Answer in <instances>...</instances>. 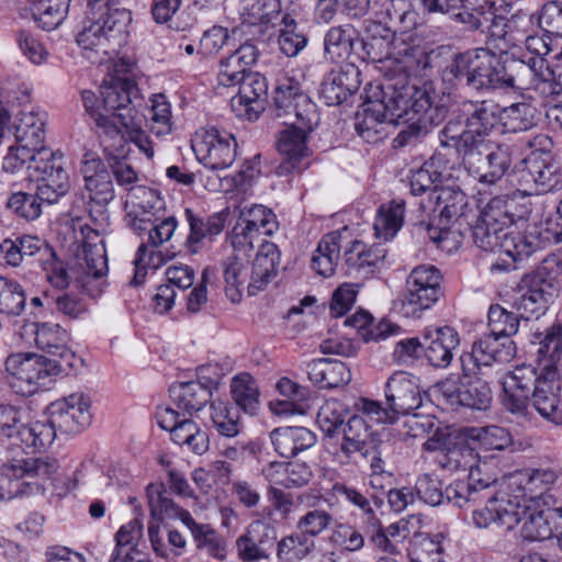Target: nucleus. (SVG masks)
Masks as SVG:
<instances>
[{
    "mask_svg": "<svg viewBox=\"0 0 562 562\" xmlns=\"http://www.w3.org/2000/svg\"><path fill=\"white\" fill-rule=\"evenodd\" d=\"M175 443L188 447L192 452L201 456L209 450V436L190 418L181 422L170 431Z\"/></svg>",
    "mask_w": 562,
    "mask_h": 562,
    "instance_id": "nucleus-47",
    "label": "nucleus"
},
{
    "mask_svg": "<svg viewBox=\"0 0 562 562\" xmlns=\"http://www.w3.org/2000/svg\"><path fill=\"white\" fill-rule=\"evenodd\" d=\"M446 404L452 408L468 407L485 411L492 401V391L488 384L479 379L456 380L448 378L436 385Z\"/></svg>",
    "mask_w": 562,
    "mask_h": 562,
    "instance_id": "nucleus-16",
    "label": "nucleus"
},
{
    "mask_svg": "<svg viewBox=\"0 0 562 562\" xmlns=\"http://www.w3.org/2000/svg\"><path fill=\"white\" fill-rule=\"evenodd\" d=\"M308 379L321 389H335L351 380L350 369L340 360L317 359L308 363Z\"/></svg>",
    "mask_w": 562,
    "mask_h": 562,
    "instance_id": "nucleus-37",
    "label": "nucleus"
},
{
    "mask_svg": "<svg viewBox=\"0 0 562 562\" xmlns=\"http://www.w3.org/2000/svg\"><path fill=\"white\" fill-rule=\"evenodd\" d=\"M150 516L157 520L178 518L190 530L198 547L211 543L215 538L209 525L198 524L191 514L178 506L162 484H149L146 488Z\"/></svg>",
    "mask_w": 562,
    "mask_h": 562,
    "instance_id": "nucleus-13",
    "label": "nucleus"
},
{
    "mask_svg": "<svg viewBox=\"0 0 562 562\" xmlns=\"http://www.w3.org/2000/svg\"><path fill=\"white\" fill-rule=\"evenodd\" d=\"M148 536L154 551L165 559H176L183 553L186 548V538L177 529H167L168 546L162 542L159 526L149 525Z\"/></svg>",
    "mask_w": 562,
    "mask_h": 562,
    "instance_id": "nucleus-55",
    "label": "nucleus"
},
{
    "mask_svg": "<svg viewBox=\"0 0 562 562\" xmlns=\"http://www.w3.org/2000/svg\"><path fill=\"white\" fill-rule=\"evenodd\" d=\"M424 356L435 368L446 369L460 345V336L451 326H432L423 331Z\"/></svg>",
    "mask_w": 562,
    "mask_h": 562,
    "instance_id": "nucleus-22",
    "label": "nucleus"
},
{
    "mask_svg": "<svg viewBox=\"0 0 562 562\" xmlns=\"http://www.w3.org/2000/svg\"><path fill=\"white\" fill-rule=\"evenodd\" d=\"M439 212L437 224L435 222L416 224L419 229H425L430 240L459 241L463 236V226L469 207L467 194L459 188L441 187L434 199Z\"/></svg>",
    "mask_w": 562,
    "mask_h": 562,
    "instance_id": "nucleus-8",
    "label": "nucleus"
},
{
    "mask_svg": "<svg viewBox=\"0 0 562 562\" xmlns=\"http://www.w3.org/2000/svg\"><path fill=\"white\" fill-rule=\"evenodd\" d=\"M548 297L543 280L537 276L526 274L521 278L512 297V307L522 319L538 318L547 310Z\"/></svg>",
    "mask_w": 562,
    "mask_h": 562,
    "instance_id": "nucleus-26",
    "label": "nucleus"
},
{
    "mask_svg": "<svg viewBox=\"0 0 562 562\" xmlns=\"http://www.w3.org/2000/svg\"><path fill=\"white\" fill-rule=\"evenodd\" d=\"M273 106L278 117L293 114L295 121L307 130H314L319 123L316 105L293 78H283L278 82L273 91Z\"/></svg>",
    "mask_w": 562,
    "mask_h": 562,
    "instance_id": "nucleus-14",
    "label": "nucleus"
},
{
    "mask_svg": "<svg viewBox=\"0 0 562 562\" xmlns=\"http://www.w3.org/2000/svg\"><path fill=\"white\" fill-rule=\"evenodd\" d=\"M237 95L232 98V108L237 115H245L249 121L258 119L265 110L268 95V82L259 72L247 74L240 80Z\"/></svg>",
    "mask_w": 562,
    "mask_h": 562,
    "instance_id": "nucleus-23",
    "label": "nucleus"
},
{
    "mask_svg": "<svg viewBox=\"0 0 562 562\" xmlns=\"http://www.w3.org/2000/svg\"><path fill=\"white\" fill-rule=\"evenodd\" d=\"M557 236L550 221L527 224L524 229L514 227L503 235V251L514 261H522L559 243Z\"/></svg>",
    "mask_w": 562,
    "mask_h": 562,
    "instance_id": "nucleus-12",
    "label": "nucleus"
},
{
    "mask_svg": "<svg viewBox=\"0 0 562 562\" xmlns=\"http://www.w3.org/2000/svg\"><path fill=\"white\" fill-rule=\"evenodd\" d=\"M43 203L37 191L34 194L19 191L10 195L7 207L19 217L33 221L41 216Z\"/></svg>",
    "mask_w": 562,
    "mask_h": 562,
    "instance_id": "nucleus-63",
    "label": "nucleus"
},
{
    "mask_svg": "<svg viewBox=\"0 0 562 562\" xmlns=\"http://www.w3.org/2000/svg\"><path fill=\"white\" fill-rule=\"evenodd\" d=\"M335 491L362 513L369 527H375L379 524L374 508L371 505L372 502L376 508H380L383 504V498L378 493L368 495L367 492L363 493L360 490L346 484H337L335 486Z\"/></svg>",
    "mask_w": 562,
    "mask_h": 562,
    "instance_id": "nucleus-46",
    "label": "nucleus"
},
{
    "mask_svg": "<svg viewBox=\"0 0 562 562\" xmlns=\"http://www.w3.org/2000/svg\"><path fill=\"white\" fill-rule=\"evenodd\" d=\"M364 416L356 414L342 426L340 451L348 460L357 453L363 458H369L370 447L375 442Z\"/></svg>",
    "mask_w": 562,
    "mask_h": 562,
    "instance_id": "nucleus-33",
    "label": "nucleus"
},
{
    "mask_svg": "<svg viewBox=\"0 0 562 562\" xmlns=\"http://www.w3.org/2000/svg\"><path fill=\"white\" fill-rule=\"evenodd\" d=\"M80 172L91 203L105 206L114 199L112 173L95 153H85L81 159Z\"/></svg>",
    "mask_w": 562,
    "mask_h": 562,
    "instance_id": "nucleus-20",
    "label": "nucleus"
},
{
    "mask_svg": "<svg viewBox=\"0 0 562 562\" xmlns=\"http://www.w3.org/2000/svg\"><path fill=\"white\" fill-rule=\"evenodd\" d=\"M211 419L221 436L235 437L240 431L238 413L224 403L211 404Z\"/></svg>",
    "mask_w": 562,
    "mask_h": 562,
    "instance_id": "nucleus-61",
    "label": "nucleus"
},
{
    "mask_svg": "<svg viewBox=\"0 0 562 562\" xmlns=\"http://www.w3.org/2000/svg\"><path fill=\"white\" fill-rule=\"evenodd\" d=\"M53 422L65 434H78L91 422L90 401L81 393H74L57 402Z\"/></svg>",
    "mask_w": 562,
    "mask_h": 562,
    "instance_id": "nucleus-28",
    "label": "nucleus"
},
{
    "mask_svg": "<svg viewBox=\"0 0 562 562\" xmlns=\"http://www.w3.org/2000/svg\"><path fill=\"white\" fill-rule=\"evenodd\" d=\"M34 173L37 178V198L48 205L56 203L70 188L68 173L55 154L34 165Z\"/></svg>",
    "mask_w": 562,
    "mask_h": 562,
    "instance_id": "nucleus-25",
    "label": "nucleus"
},
{
    "mask_svg": "<svg viewBox=\"0 0 562 562\" xmlns=\"http://www.w3.org/2000/svg\"><path fill=\"white\" fill-rule=\"evenodd\" d=\"M538 381H540V372L532 366L515 367L513 371L504 376L502 382L505 408L514 414H522Z\"/></svg>",
    "mask_w": 562,
    "mask_h": 562,
    "instance_id": "nucleus-19",
    "label": "nucleus"
},
{
    "mask_svg": "<svg viewBox=\"0 0 562 562\" xmlns=\"http://www.w3.org/2000/svg\"><path fill=\"white\" fill-rule=\"evenodd\" d=\"M562 381L559 369L540 370V381L530 396L533 407L544 418L562 424Z\"/></svg>",
    "mask_w": 562,
    "mask_h": 562,
    "instance_id": "nucleus-21",
    "label": "nucleus"
},
{
    "mask_svg": "<svg viewBox=\"0 0 562 562\" xmlns=\"http://www.w3.org/2000/svg\"><path fill=\"white\" fill-rule=\"evenodd\" d=\"M192 148L198 160L212 171L227 169L237 156L235 137L216 127L205 131L199 139L194 140Z\"/></svg>",
    "mask_w": 562,
    "mask_h": 562,
    "instance_id": "nucleus-15",
    "label": "nucleus"
},
{
    "mask_svg": "<svg viewBox=\"0 0 562 562\" xmlns=\"http://www.w3.org/2000/svg\"><path fill=\"white\" fill-rule=\"evenodd\" d=\"M499 124V105L491 100H464L449 113L440 131L443 150H454L465 170L480 183L495 184L512 165L510 147L490 136Z\"/></svg>",
    "mask_w": 562,
    "mask_h": 562,
    "instance_id": "nucleus-1",
    "label": "nucleus"
},
{
    "mask_svg": "<svg viewBox=\"0 0 562 562\" xmlns=\"http://www.w3.org/2000/svg\"><path fill=\"white\" fill-rule=\"evenodd\" d=\"M445 151L441 148L436 150L432 157L413 173L411 191L414 195L430 191V200L435 199L440 189L438 184L442 181L443 171L439 167L443 162Z\"/></svg>",
    "mask_w": 562,
    "mask_h": 562,
    "instance_id": "nucleus-40",
    "label": "nucleus"
},
{
    "mask_svg": "<svg viewBox=\"0 0 562 562\" xmlns=\"http://www.w3.org/2000/svg\"><path fill=\"white\" fill-rule=\"evenodd\" d=\"M232 396L245 413L254 415L259 405V390L250 374L235 376L231 384Z\"/></svg>",
    "mask_w": 562,
    "mask_h": 562,
    "instance_id": "nucleus-49",
    "label": "nucleus"
},
{
    "mask_svg": "<svg viewBox=\"0 0 562 562\" xmlns=\"http://www.w3.org/2000/svg\"><path fill=\"white\" fill-rule=\"evenodd\" d=\"M71 0H38L33 7V15L43 30L50 31L64 20Z\"/></svg>",
    "mask_w": 562,
    "mask_h": 562,
    "instance_id": "nucleus-54",
    "label": "nucleus"
},
{
    "mask_svg": "<svg viewBox=\"0 0 562 562\" xmlns=\"http://www.w3.org/2000/svg\"><path fill=\"white\" fill-rule=\"evenodd\" d=\"M45 121L33 112L22 113L19 124L15 126V142L37 150L38 159L54 156V153L45 146Z\"/></svg>",
    "mask_w": 562,
    "mask_h": 562,
    "instance_id": "nucleus-39",
    "label": "nucleus"
},
{
    "mask_svg": "<svg viewBox=\"0 0 562 562\" xmlns=\"http://www.w3.org/2000/svg\"><path fill=\"white\" fill-rule=\"evenodd\" d=\"M238 220L248 224L261 236H271L279 227L274 213L261 204L244 206L239 212Z\"/></svg>",
    "mask_w": 562,
    "mask_h": 562,
    "instance_id": "nucleus-52",
    "label": "nucleus"
},
{
    "mask_svg": "<svg viewBox=\"0 0 562 562\" xmlns=\"http://www.w3.org/2000/svg\"><path fill=\"white\" fill-rule=\"evenodd\" d=\"M40 154L37 150L23 144H14L9 147L8 154L3 158L2 167L4 171L15 173L22 170L24 167L27 170L34 171V165H38L43 159H38Z\"/></svg>",
    "mask_w": 562,
    "mask_h": 562,
    "instance_id": "nucleus-59",
    "label": "nucleus"
},
{
    "mask_svg": "<svg viewBox=\"0 0 562 562\" xmlns=\"http://www.w3.org/2000/svg\"><path fill=\"white\" fill-rule=\"evenodd\" d=\"M406 99L397 92L392 80L370 86L355 117V128L359 136L371 144L382 140L386 135L385 125L398 123V109L404 106Z\"/></svg>",
    "mask_w": 562,
    "mask_h": 562,
    "instance_id": "nucleus-2",
    "label": "nucleus"
},
{
    "mask_svg": "<svg viewBox=\"0 0 562 562\" xmlns=\"http://www.w3.org/2000/svg\"><path fill=\"white\" fill-rule=\"evenodd\" d=\"M277 538V529L268 519H254L236 540L238 558L244 562L268 559Z\"/></svg>",
    "mask_w": 562,
    "mask_h": 562,
    "instance_id": "nucleus-17",
    "label": "nucleus"
},
{
    "mask_svg": "<svg viewBox=\"0 0 562 562\" xmlns=\"http://www.w3.org/2000/svg\"><path fill=\"white\" fill-rule=\"evenodd\" d=\"M43 247L44 241L37 236L24 235L15 239L5 238L0 243V252L8 265L18 267L26 258L36 255Z\"/></svg>",
    "mask_w": 562,
    "mask_h": 562,
    "instance_id": "nucleus-45",
    "label": "nucleus"
},
{
    "mask_svg": "<svg viewBox=\"0 0 562 562\" xmlns=\"http://www.w3.org/2000/svg\"><path fill=\"white\" fill-rule=\"evenodd\" d=\"M239 14L244 24L276 25L284 13L280 0H244Z\"/></svg>",
    "mask_w": 562,
    "mask_h": 562,
    "instance_id": "nucleus-42",
    "label": "nucleus"
},
{
    "mask_svg": "<svg viewBox=\"0 0 562 562\" xmlns=\"http://www.w3.org/2000/svg\"><path fill=\"white\" fill-rule=\"evenodd\" d=\"M184 217L190 228L186 240V247L190 254H198L205 240L212 241L223 231L226 221L224 213L202 216L191 209H186Z\"/></svg>",
    "mask_w": 562,
    "mask_h": 562,
    "instance_id": "nucleus-31",
    "label": "nucleus"
},
{
    "mask_svg": "<svg viewBox=\"0 0 562 562\" xmlns=\"http://www.w3.org/2000/svg\"><path fill=\"white\" fill-rule=\"evenodd\" d=\"M286 127L279 133L277 149L282 156V161L276 169L279 176H286L293 171H301V162L310 156V148L306 144L307 135L313 130L305 128L297 121L288 122Z\"/></svg>",
    "mask_w": 562,
    "mask_h": 562,
    "instance_id": "nucleus-18",
    "label": "nucleus"
},
{
    "mask_svg": "<svg viewBox=\"0 0 562 562\" xmlns=\"http://www.w3.org/2000/svg\"><path fill=\"white\" fill-rule=\"evenodd\" d=\"M280 20L284 25L278 38L280 49L289 57L296 56L306 46L307 38L304 34L296 32V22L289 14L284 13Z\"/></svg>",
    "mask_w": 562,
    "mask_h": 562,
    "instance_id": "nucleus-62",
    "label": "nucleus"
},
{
    "mask_svg": "<svg viewBox=\"0 0 562 562\" xmlns=\"http://www.w3.org/2000/svg\"><path fill=\"white\" fill-rule=\"evenodd\" d=\"M404 200H392L381 204L373 224L376 237L384 240L393 238L404 223Z\"/></svg>",
    "mask_w": 562,
    "mask_h": 562,
    "instance_id": "nucleus-44",
    "label": "nucleus"
},
{
    "mask_svg": "<svg viewBox=\"0 0 562 562\" xmlns=\"http://www.w3.org/2000/svg\"><path fill=\"white\" fill-rule=\"evenodd\" d=\"M487 463L482 462L480 458L476 465L470 468L467 483L472 487L482 503L498 502L496 496L497 479L485 471Z\"/></svg>",
    "mask_w": 562,
    "mask_h": 562,
    "instance_id": "nucleus-53",
    "label": "nucleus"
},
{
    "mask_svg": "<svg viewBox=\"0 0 562 562\" xmlns=\"http://www.w3.org/2000/svg\"><path fill=\"white\" fill-rule=\"evenodd\" d=\"M501 53L488 48L456 54L442 69L445 82H459L476 92L501 89Z\"/></svg>",
    "mask_w": 562,
    "mask_h": 562,
    "instance_id": "nucleus-3",
    "label": "nucleus"
},
{
    "mask_svg": "<svg viewBox=\"0 0 562 562\" xmlns=\"http://www.w3.org/2000/svg\"><path fill=\"white\" fill-rule=\"evenodd\" d=\"M12 473L20 474L27 494L43 493L45 482L52 480L59 470L57 459L48 456L12 460Z\"/></svg>",
    "mask_w": 562,
    "mask_h": 562,
    "instance_id": "nucleus-29",
    "label": "nucleus"
},
{
    "mask_svg": "<svg viewBox=\"0 0 562 562\" xmlns=\"http://www.w3.org/2000/svg\"><path fill=\"white\" fill-rule=\"evenodd\" d=\"M386 257V250L380 246L367 247L360 240L351 241L346 248L344 260L351 272L362 274L364 278L375 273Z\"/></svg>",
    "mask_w": 562,
    "mask_h": 562,
    "instance_id": "nucleus-36",
    "label": "nucleus"
},
{
    "mask_svg": "<svg viewBox=\"0 0 562 562\" xmlns=\"http://www.w3.org/2000/svg\"><path fill=\"white\" fill-rule=\"evenodd\" d=\"M473 445L467 436V427H462L447 434L436 430L423 447L425 451L437 452L435 463L440 469L454 473L469 471L479 462L480 456Z\"/></svg>",
    "mask_w": 562,
    "mask_h": 562,
    "instance_id": "nucleus-9",
    "label": "nucleus"
},
{
    "mask_svg": "<svg viewBox=\"0 0 562 562\" xmlns=\"http://www.w3.org/2000/svg\"><path fill=\"white\" fill-rule=\"evenodd\" d=\"M276 452L282 458H293L315 446L316 436L305 427H278L270 432Z\"/></svg>",
    "mask_w": 562,
    "mask_h": 562,
    "instance_id": "nucleus-35",
    "label": "nucleus"
},
{
    "mask_svg": "<svg viewBox=\"0 0 562 562\" xmlns=\"http://www.w3.org/2000/svg\"><path fill=\"white\" fill-rule=\"evenodd\" d=\"M464 228L471 232L473 243L480 249L484 251H503V235L506 234L504 228L494 226L479 217L474 226Z\"/></svg>",
    "mask_w": 562,
    "mask_h": 562,
    "instance_id": "nucleus-56",
    "label": "nucleus"
},
{
    "mask_svg": "<svg viewBox=\"0 0 562 562\" xmlns=\"http://www.w3.org/2000/svg\"><path fill=\"white\" fill-rule=\"evenodd\" d=\"M484 367L494 362H508L515 356V344L510 339H503L491 333L483 335L473 342Z\"/></svg>",
    "mask_w": 562,
    "mask_h": 562,
    "instance_id": "nucleus-41",
    "label": "nucleus"
},
{
    "mask_svg": "<svg viewBox=\"0 0 562 562\" xmlns=\"http://www.w3.org/2000/svg\"><path fill=\"white\" fill-rule=\"evenodd\" d=\"M360 71L349 63L331 70L321 85V98L328 106L339 105L360 87Z\"/></svg>",
    "mask_w": 562,
    "mask_h": 562,
    "instance_id": "nucleus-27",
    "label": "nucleus"
},
{
    "mask_svg": "<svg viewBox=\"0 0 562 562\" xmlns=\"http://www.w3.org/2000/svg\"><path fill=\"white\" fill-rule=\"evenodd\" d=\"M25 307V295L22 286L0 277V313L20 315Z\"/></svg>",
    "mask_w": 562,
    "mask_h": 562,
    "instance_id": "nucleus-64",
    "label": "nucleus"
},
{
    "mask_svg": "<svg viewBox=\"0 0 562 562\" xmlns=\"http://www.w3.org/2000/svg\"><path fill=\"white\" fill-rule=\"evenodd\" d=\"M138 89L133 80L115 76H106L100 86L102 110L104 112H122L137 99Z\"/></svg>",
    "mask_w": 562,
    "mask_h": 562,
    "instance_id": "nucleus-32",
    "label": "nucleus"
},
{
    "mask_svg": "<svg viewBox=\"0 0 562 562\" xmlns=\"http://www.w3.org/2000/svg\"><path fill=\"white\" fill-rule=\"evenodd\" d=\"M397 92L404 94L407 99L402 109H398V120L408 116L407 121H413L403 128L394 139L398 146L411 144L413 138H418L428 133V124L434 123L435 114L439 109L432 106V100L429 92L425 89L416 88L408 83L406 75L398 78H389Z\"/></svg>",
    "mask_w": 562,
    "mask_h": 562,
    "instance_id": "nucleus-7",
    "label": "nucleus"
},
{
    "mask_svg": "<svg viewBox=\"0 0 562 562\" xmlns=\"http://www.w3.org/2000/svg\"><path fill=\"white\" fill-rule=\"evenodd\" d=\"M132 22L126 8H108L87 4L82 29L76 36L77 44L87 53L109 55L112 42L123 40Z\"/></svg>",
    "mask_w": 562,
    "mask_h": 562,
    "instance_id": "nucleus-4",
    "label": "nucleus"
},
{
    "mask_svg": "<svg viewBox=\"0 0 562 562\" xmlns=\"http://www.w3.org/2000/svg\"><path fill=\"white\" fill-rule=\"evenodd\" d=\"M345 406L338 400H329L324 403L317 414V424L322 431L334 437L345 425Z\"/></svg>",
    "mask_w": 562,
    "mask_h": 562,
    "instance_id": "nucleus-60",
    "label": "nucleus"
},
{
    "mask_svg": "<svg viewBox=\"0 0 562 562\" xmlns=\"http://www.w3.org/2000/svg\"><path fill=\"white\" fill-rule=\"evenodd\" d=\"M358 44L364 47L359 31L352 24L331 26L324 36V54L331 61L348 59Z\"/></svg>",
    "mask_w": 562,
    "mask_h": 562,
    "instance_id": "nucleus-34",
    "label": "nucleus"
},
{
    "mask_svg": "<svg viewBox=\"0 0 562 562\" xmlns=\"http://www.w3.org/2000/svg\"><path fill=\"white\" fill-rule=\"evenodd\" d=\"M537 109L527 102H519L510 106L499 108V123L508 133L527 132L538 124Z\"/></svg>",
    "mask_w": 562,
    "mask_h": 562,
    "instance_id": "nucleus-43",
    "label": "nucleus"
},
{
    "mask_svg": "<svg viewBox=\"0 0 562 562\" xmlns=\"http://www.w3.org/2000/svg\"><path fill=\"white\" fill-rule=\"evenodd\" d=\"M280 261L281 252L278 246L262 239L251 267L250 280L247 288L249 295H256L268 285L277 276Z\"/></svg>",
    "mask_w": 562,
    "mask_h": 562,
    "instance_id": "nucleus-30",
    "label": "nucleus"
},
{
    "mask_svg": "<svg viewBox=\"0 0 562 562\" xmlns=\"http://www.w3.org/2000/svg\"><path fill=\"white\" fill-rule=\"evenodd\" d=\"M210 370V367H201L198 369V375L201 381H189L178 384H173L169 389L170 397L176 404L178 409H181L188 414L198 412L211 401L212 390L217 387V380L206 378L205 372Z\"/></svg>",
    "mask_w": 562,
    "mask_h": 562,
    "instance_id": "nucleus-24",
    "label": "nucleus"
},
{
    "mask_svg": "<svg viewBox=\"0 0 562 562\" xmlns=\"http://www.w3.org/2000/svg\"><path fill=\"white\" fill-rule=\"evenodd\" d=\"M8 383L14 393L33 395L52 376L47 357L36 353H13L5 360Z\"/></svg>",
    "mask_w": 562,
    "mask_h": 562,
    "instance_id": "nucleus-11",
    "label": "nucleus"
},
{
    "mask_svg": "<svg viewBox=\"0 0 562 562\" xmlns=\"http://www.w3.org/2000/svg\"><path fill=\"white\" fill-rule=\"evenodd\" d=\"M514 201L506 196H494L483 207L479 218L501 228L506 229L515 223V214L512 212Z\"/></svg>",
    "mask_w": 562,
    "mask_h": 562,
    "instance_id": "nucleus-58",
    "label": "nucleus"
},
{
    "mask_svg": "<svg viewBox=\"0 0 562 562\" xmlns=\"http://www.w3.org/2000/svg\"><path fill=\"white\" fill-rule=\"evenodd\" d=\"M467 436H470L472 442L487 450H504L513 442L510 432L506 428L496 425L467 427Z\"/></svg>",
    "mask_w": 562,
    "mask_h": 562,
    "instance_id": "nucleus-50",
    "label": "nucleus"
},
{
    "mask_svg": "<svg viewBox=\"0 0 562 562\" xmlns=\"http://www.w3.org/2000/svg\"><path fill=\"white\" fill-rule=\"evenodd\" d=\"M532 337L540 370L558 369L562 357V324L554 322L543 333H535Z\"/></svg>",
    "mask_w": 562,
    "mask_h": 562,
    "instance_id": "nucleus-38",
    "label": "nucleus"
},
{
    "mask_svg": "<svg viewBox=\"0 0 562 562\" xmlns=\"http://www.w3.org/2000/svg\"><path fill=\"white\" fill-rule=\"evenodd\" d=\"M520 316L495 304L488 310L490 333L501 338L509 339L518 331Z\"/></svg>",
    "mask_w": 562,
    "mask_h": 562,
    "instance_id": "nucleus-57",
    "label": "nucleus"
},
{
    "mask_svg": "<svg viewBox=\"0 0 562 562\" xmlns=\"http://www.w3.org/2000/svg\"><path fill=\"white\" fill-rule=\"evenodd\" d=\"M384 392L385 407L380 402L361 397L355 403L356 411L372 422L394 424L401 415H409L423 404L419 385L404 371H396L387 379Z\"/></svg>",
    "mask_w": 562,
    "mask_h": 562,
    "instance_id": "nucleus-5",
    "label": "nucleus"
},
{
    "mask_svg": "<svg viewBox=\"0 0 562 562\" xmlns=\"http://www.w3.org/2000/svg\"><path fill=\"white\" fill-rule=\"evenodd\" d=\"M56 437V426L52 420L34 422L21 426L15 438L26 448L42 449L53 443Z\"/></svg>",
    "mask_w": 562,
    "mask_h": 562,
    "instance_id": "nucleus-48",
    "label": "nucleus"
},
{
    "mask_svg": "<svg viewBox=\"0 0 562 562\" xmlns=\"http://www.w3.org/2000/svg\"><path fill=\"white\" fill-rule=\"evenodd\" d=\"M532 151L521 161L518 181L527 194H541L551 191L560 183L558 166L550 151L551 139L547 135H536L528 140Z\"/></svg>",
    "mask_w": 562,
    "mask_h": 562,
    "instance_id": "nucleus-6",
    "label": "nucleus"
},
{
    "mask_svg": "<svg viewBox=\"0 0 562 562\" xmlns=\"http://www.w3.org/2000/svg\"><path fill=\"white\" fill-rule=\"evenodd\" d=\"M501 89H539L541 83L554 81L548 60L539 57L516 58L501 52Z\"/></svg>",
    "mask_w": 562,
    "mask_h": 562,
    "instance_id": "nucleus-10",
    "label": "nucleus"
},
{
    "mask_svg": "<svg viewBox=\"0 0 562 562\" xmlns=\"http://www.w3.org/2000/svg\"><path fill=\"white\" fill-rule=\"evenodd\" d=\"M553 513L539 510L529 514L521 524V537L529 541L547 540L558 535L559 526L551 522Z\"/></svg>",
    "mask_w": 562,
    "mask_h": 562,
    "instance_id": "nucleus-51",
    "label": "nucleus"
}]
</instances>
